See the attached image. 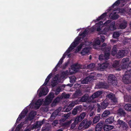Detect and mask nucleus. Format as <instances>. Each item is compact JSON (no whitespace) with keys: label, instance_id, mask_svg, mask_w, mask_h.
<instances>
[{"label":"nucleus","instance_id":"nucleus-22","mask_svg":"<svg viewBox=\"0 0 131 131\" xmlns=\"http://www.w3.org/2000/svg\"><path fill=\"white\" fill-rule=\"evenodd\" d=\"M114 121V118L113 116H111L106 119L105 122L106 124H112Z\"/></svg>","mask_w":131,"mask_h":131},{"label":"nucleus","instance_id":"nucleus-49","mask_svg":"<svg viewBox=\"0 0 131 131\" xmlns=\"http://www.w3.org/2000/svg\"><path fill=\"white\" fill-rule=\"evenodd\" d=\"M95 66V64L94 63H91L88 65L87 66L88 69H93Z\"/></svg>","mask_w":131,"mask_h":131},{"label":"nucleus","instance_id":"nucleus-13","mask_svg":"<svg viewBox=\"0 0 131 131\" xmlns=\"http://www.w3.org/2000/svg\"><path fill=\"white\" fill-rule=\"evenodd\" d=\"M93 76H89L82 81L81 83L82 84H88L89 82H90L93 80Z\"/></svg>","mask_w":131,"mask_h":131},{"label":"nucleus","instance_id":"nucleus-33","mask_svg":"<svg viewBox=\"0 0 131 131\" xmlns=\"http://www.w3.org/2000/svg\"><path fill=\"white\" fill-rule=\"evenodd\" d=\"M106 15V13H105L102 14L99 17V18H97L96 20L97 21H98L104 18Z\"/></svg>","mask_w":131,"mask_h":131},{"label":"nucleus","instance_id":"nucleus-39","mask_svg":"<svg viewBox=\"0 0 131 131\" xmlns=\"http://www.w3.org/2000/svg\"><path fill=\"white\" fill-rule=\"evenodd\" d=\"M97 112H100L104 110L99 104L97 103Z\"/></svg>","mask_w":131,"mask_h":131},{"label":"nucleus","instance_id":"nucleus-32","mask_svg":"<svg viewBox=\"0 0 131 131\" xmlns=\"http://www.w3.org/2000/svg\"><path fill=\"white\" fill-rule=\"evenodd\" d=\"M35 114H36L35 112H30L29 114L28 117L30 120H31L34 118Z\"/></svg>","mask_w":131,"mask_h":131},{"label":"nucleus","instance_id":"nucleus-3","mask_svg":"<svg viewBox=\"0 0 131 131\" xmlns=\"http://www.w3.org/2000/svg\"><path fill=\"white\" fill-rule=\"evenodd\" d=\"M102 92L101 91H98L94 93L88 99L89 101L92 103H96L97 100H94V99L97 98L100 96L102 94Z\"/></svg>","mask_w":131,"mask_h":131},{"label":"nucleus","instance_id":"nucleus-63","mask_svg":"<svg viewBox=\"0 0 131 131\" xmlns=\"http://www.w3.org/2000/svg\"><path fill=\"white\" fill-rule=\"evenodd\" d=\"M101 36L100 40L101 42V41L102 42H103L105 40V37L104 36H102L101 35L100 36Z\"/></svg>","mask_w":131,"mask_h":131},{"label":"nucleus","instance_id":"nucleus-17","mask_svg":"<svg viewBox=\"0 0 131 131\" xmlns=\"http://www.w3.org/2000/svg\"><path fill=\"white\" fill-rule=\"evenodd\" d=\"M101 116V114H97L93 119V124H95L99 121Z\"/></svg>","mask_w":131,"mask_h":131},{"label":"nucleus","instance_id":"nucleus-48","mask_svg":"<svg viewBox=\"0 0 131 131\" xmlns=\"http://www.w3.org/2000/svg\"><path fill=\"white\" fill-rule=\"evenodd\" d=\"M72 120H70L67 121L63 124V125L64 126H68L72 123Z\"/></svg>","mask_w":131,"mask_h":131},{"label":"nucleus","instance_id":"nucleus-8","mask_svg":"<svg viewBox=\"0 0 131 131\" xmlns=\"http://www.w3.org/2000/svg\"><path fill=\"white\" fill-rule=\"evenodd\" d=\"M54 97V94L52 92L50 93L46 98L45 103L46 105H47L50 104Z\"/></svg>","mask_w":131,"mask_h":131},{"label":"nucleus","instance_id":"nucleus-36","mask_svg":"<svg viewBox=\"0 0 131 131\" xmlns=\"http://www.w3.org/2000/svg\"><path fill=\"white\" fill-rule=\"evenodd\" d=\"M120 3V0H118L115 3H114L112 5V8H114L115 7L118 6Z\"/></svg>","mask_w":131,"mask_h":131},{"label":"nucleus","instance_id":"nucleus-21","mask_svg":"<svg viewBox=\"0 0 131 131\" xmlns=\"http://www.w3.org/2000/svg\"><path fill=\"white\" fill-rule=\"evenodd\" d=\"M84 120H86L85 121L86 122H85L84 124V129H86L89 127L92 122L91 120L88 121L87 119H85Z\"/></svg>","mask_w":131,"mask_h":131},{"label":"nucleus","instance_id":"nucleus-28","mask_svg":"<svg viewBox=\"0 0 131 131\" xmlns=\"http://www.w3.org/2000/svg\"><path fill=\"white\" fill-rule=\"evenodd\" d=\"M125 109L126 111L131 112V105L127 104L125 105L124 106Z\"/></svg>","mask_w":131,"mask_h":131},{"label":"nucleus","instance_id":"nucleus-53","mask_svg":"<svg viewBox=\"0 0 131 131\" xmlns=\"http://www.w3.org/2000/svg\"><path fill=\"white\" fill-rule=\"evenodd\" d=\"M61 89L59 88H58L56 89L55 94L56 95L58 94L61 91Z\"/></svg>","mask_w":131,"mask_h":131},{"label":"nucleus","instance_id":"nucleus-35","mask_svg":"<svg viewBox=\"0 0 131 131\" xmlns=\"http://www.w3.org/2000/svg\"><path fill=\"white\" fill-rule=\"evenodd\" d=\"M42 104V100L40 99L38 100L35 103V104L38 106V108H39Z\"/></svg>","mask_w":131,"mask_h":131},{"label":"nucleus","instance_id":"nucleus-29","mask_svg":"<svg viewBox=\"0 0 131 131\" xmlns=\"http://www.w3.org/2000/svg\"><path fill=\"white\" fill-rule=\"evenodd\" d=\"M110 114V112L109 110H106L102 114L101 116L103 117H107Z\"/></svg>","mask_w":131,"mask_h":131},{"label":"nucleus","instance_id":"nucleus-25","mask_svg":"<svg viewBox=\"0 0 131 131\" xmlns=\"http://www.w3.org/2000/svg\"><path fill=\"white\" fill-rule=\"evenodd\" d=\"M127 24V22L124 21L120 23L119 25V27L121 29H124L126 27Z\"/></svg>","mask_w":131,"mask_h":131},{"label":"nucleus","instance_id":"nucleus-16","mask_svg":"<svg viewBox=\"0 0 131 131\" xmlns=\"http://www.w3.org/2000/svg\"><path fill=\"white\" fill-rule=\"evenodd\" d=\"M117 114L120 116H123L125 115L126 113L122 108H120L117 110Z\"/></svg>","mask_w":131,"mask_h":131},{"label":"nucleus","instance_id":"nucleus-9","mask_svg":"<svg viewBox=\"0 0 131 131\" xmlns=\"http://www.w3.org/2000/svg\"><path fill=\"white\" fill-rule=\"evenodd\" d=\"M108 82L112 83L113 85H116L117 82L115 76L112 74H110L108 78Z\"/></svg>","mask_w":131,"mask_h":131},{"label":"nucleus","instance_id":"nucleus-30","mask_svg":"<svg viewBox=\"0 0 131 131\" xmlns=\"http://www.w3.org/2000/svg\"><path fill=\"white\" fill-rule=\"evenodd\" d=\"M117 50L116 48L114 46L112 49L111 51V54L113 56H115L116 54Z\"/></svg>","mask_w":131,"mask_h":131},{"label":"nucleus","instance_id":"nucleus-57","mask_svg":"<svg viewBox=\"0 0 131 131\" xmlns=\"http://www.w3.org/2000/svg\"><path fill=\"white\" fill-rule=\"evenodd\" d=\"M63 60L62 58H61L57 64V66L58 67H59L60 66V65L62 64L63 62Z\"/></svg>","mask_w":131,"mask_h":131},{"label":"nucleus","instance_id":"nucleus-38","mask_svg":"<svg viewBox=\"0 0 131 131\" xmlns=\"http://www.w3.org/2000/svg\"><path fill=\"white\" fill-rule=\"evenodd\" d=\"M97 86L99 89L103 88L105 87V85L104 83L103 82H100L98 84Z\"/></svg>","mask_w":131,"mask_h":131},{"label":"nucleus","instance_id":"nucleus-52","mask_svg":"<svg viewBox=\"0 0 131 131\" xmlns=\"http://www.w3.org/2000/svg\"><path fill=\"white\" fill-rule=\"evenodd\" d=\"M77 110V111H80L82 110V106L81 105H80L79 106H77L75 108Z\"/></svg>","mask_w":131,"mask_h":131},{"label":"nucleus","instance_id":"nucleus-37","mask_svg":"<svg viewBox=\"0 0 131 131\" xmlns=\"http://www.w3.org/2000/svg\"><path fill=\"white\" fill-rule=\"evenodd\" d=\"M129 59L128 58H123L122 61V62L123 63L122 66H123L124 64H127V63L129 61Z\"/></svg>","mask_w":131,"mask_h":131},{"label":"nucleus","instance_id":"nucleus-56","mask_svg":"<svg viewBox=\"0 0 131 131\" xmlns=\"http://www.w3.org/2000/svg\"><path fill=\"white\" fill-rule=\"evenodd\" d=\"M73 68L74 71H77V69H79V68L77 67V64H75L73 65Z\"/></svg>","mask_w":131,"mask_h":131},{"label":"nucleus","instance_id":"nucleus-51","mask_svg":"<svg viewBox=\"0 0 131 131\" xmlns=\"http://www.w3.org/2000/svg\"><path fill=\"white\" fill-rule=\"evenodd\" d=\"M63 97L65 98H68L70 97V95L69 94H65L63 93L62 94Z\"/></svg>","mask_w":131,"mask_h":131},{"label":"nucleus","instance_id":"nucleus-7","mask_svg":"<svg viewBox=\"0 0 131 131\" xmlns=\"http://www.w3.org/2000/svg\"><path fill=\"white\" fill-rule=\"evenodd\" d=\"M106 96L110 100L111 102L113 103V105H115L117 103V99L113 93H110L109 94H107Z\"/></svg>","mask_w":131,"mask_h":131},{"label":"nucleus","instance_id":"nucleus-41","mask_svg":"<svg viewBox=\"0 0 131 131\" xmlns=\"http://www.w3.org/2000/svg\"><path fill=\"white\" fill-rule=\"evenodd\" d=\"M76 78L73 76H71L70 77V82L71 83H74L76 80Z\"/></svg>","mask_w":131,"mask_h":131},{"label":"nucleus","instance_id":"nucleus-60","mask_svg":"<svg viewBox=\"0 0 131 131\" xmlns=\"http://www.w3.org/2000/svg\"><path fill=\"white\" fill-rule=\"evenodd\" d=\"M80 39V37H77L75 39L74 41L75 42H76L78 44Z\"/></svg>","mask_w":131,"mask_h":131},{"label":"nucleus","instance_id":"nucleus-24","mask_svg":"<svg viewBox=\"0 0 131 131\" xmlns=\"http://www.w3.org/2000/svg\"><path fill=\"white\" fill-rule=\"evenodd\" d=\"M89 52V49L87 47H85L80 52L82 56H84L88 53Z\"/></svg>","mask_w":131,"mask_h":131},{"label":"nucleus","instance_id":"nucleus-6","mask_svg":"<svg viewBox=\"0 0 131 131\" xmlns=\"http://www.w3.org/2000/svg\"><path fill=\"white\" fill-rule=\"evenodd\" d=\"M128 52L127 50H120L116 54V58L120 59L123 58L124 56H126Z\"/></svg>","mask_w":131,"mask_h":131},{"label":"nucleus","instance_id":"nucleus-61","mask_svg":"<svg viewBox=\"0 0 131 131\" xmlns=\"http://www.w3.org/2000/svg\"><path fill=\"white\" fill-rule=\"evenodd\" d=\"M78 112L77 111V110L74 108L72 111V114L75 115L77 114Z\"/></svg>","mask_w":131,"mask_h":131},{"label":"nucleus","instance_id":"nucleus-20","mask_svg":"<svg viewBox=\"0 0 131 131\" xmlns=\"http://www.w3.org/2000/svg\"><path fill=\"white\" fill-rule=\"evenodd\" d=\"M114 126L110 125L105 124L103 127V130L105 131H108L113 129Z\"/></svg>","mask_w":131,"mask_h":131},{"label":"nucleus","instance_id":"nucleus-46","mask_svg":"<svg viewBox=\"0 0 131 131\" xmlns=\"http://www.w3.org/2000/svg\"><path fill=\"white\" fill-rule=\"evenodd\" d=\"M78 45V44L77 43L75 42L74 41L71 43L70 47H71L72 48H73V49L74 48L77 46Z\"/></svg>","mask_w":131,"mask_h":131},{"label":"nucleus","instance_id":"nucleus-54","mask_svg":"<svg viewBox=\"0 0 131 131\" xmlns=\"http://www.w3.org/2000/svg\"><path fill=\"white\" fill-rule=\"evenodd\" d=\"M73 50V48H72L71 47H69L65 53L67 54L69 53Z\"/></svg>","mask_w":131,"mask_h":131},{"label":"nucleus","instance_id":"nucleus-50","mask_svg":"<svg viewBox=\"0 0 131 131\" xmlns=\"http://www.w3.org/2000/svg\"><path fill=\"white\" fill-rule=\"evenodd\" d=\"M83 45V44L81 43L77 47L76 49V50H77V52H79L80 51L81 48L82 47Z\"/></svg>","mask_w":131,"mask_h":131},{"label":"nucleus","instance_id":"nucleus-14","mask_svg":"<svg viewBox=\"0 0 131 131\" xmlns=\"http://www.w3.org/2000/svg\"><path fill=\"white\" fill-rule=\"evenodd\" d=\"M75 105V102H72L70 104H69L66 108H64V110L65 112H68L70 111L74 106Z\"/></svg>","mask_w":131,"mask_h":131},{"label":"nucleus","instance_id":"nucleus-58","mask_svg":"<svg viewBox=\"0 0 131 131\" xmlns=\"http://www.w3.org/2000/svg\"><path fill=\"white\" fill-rule=\"evenodd\" d=\"M99 59L100 60L105 59L104 55L103 54H101L99 57Z\"/></svg>","mask_w":131,"mask_h":131},{"label":"nucleus","instance_id":"nucleus-2","mask_svg":"<svg viewBox=\"0 0 131 131\" xmlns=\"http://www.w3.org/2000/svg\"><path fill=\"white\" fill-rule=\"evenodd\" d=\"M86 115L85 112H83L79 116L75 117L74 118V122L71 125V128L72 129L74 128L75 127L76 125L82 121Z\"/></svg>","mask_w":131,"mask_h":131},{"label":"nucleus","instance_id":"nucleus-43","mask_svg":"<svg viewBox=\"0 0 131 131\" xmlns=\"http://www.w3.org/2000/svg\"><path fill=\"white\" fill-rule=\"evenodd\" d=\"M116 13L114 12V14L111 16V18L113 19H116L118 18V15L116 14Z\"/></svg>","mask_w":131,"mask_h":131},{"label":"nucleus","instance_id":"nucleus-55","mask_svg":"<svg viewBox=\"0 0 131 131\" xmlns=\"http://www.w3.org/2000/svg\"><path fill=\"white\" fill-rule=\"evenodd\" d=\"M81 93V92L79 90L76 91L75 93L74 94V96L75 97H77Z\"/></svg>","mask_w":131,"mask_h":131},{"label":"nucleus","instance_id":"nucleus-44","mask_svg":"<svg viewBox=\"0 0 131 131\" xmlns=\"http://www.w3.org/2000/svg\"><path fill=\"white\" fill-rule=\"evenodd\" d=\"M95 111L94 109H92L89 111V116L91 117L95 115Z\"/></svg>","mask_w":131,"mask_h":131},{"label":"nucleus","instance_id":"nucleus-40","mask_svg":"<svg viewBox=\"0 0 131 131\" xmlns=\"http://www.w3.org/2000/svg\"><path fill=\"white\" fill-rule=\"evenodd\" d=\"M85 95H84L80 99V101L82 102H87L88 100L87 97H85Z\"/></svg>","mask_w":131,"mask_h":131},{"label":"nucleus","instance_id":"nucleus-10","mask_svg":"<svg viewBox=\"0 0 131 131\" xmlns=\"http://www.w3.org/2000/svg\"><path fill=\"white\" fill-rule=\"evenodd\" d=\"M105 124L104 121H101L96 125L95 128L96 131H101L102 129H103V127Z\"/></svg>","mask_w":131,"mask_h":131},{"label":"nucleus","instance_id":"nucleus-5","mask_svg":"<svg viewBox=\"0 0 131 131\" xmlns=\"http://www.w3.org/2000/svg\"><path fill=\"white\" fill-rule=\"evenodd\" d=\"M111 49V47L109 46L101 48L102 51L104 52V55L105 59L108 60L109 59L110 55Z\"/></svg>","mask_w":131,"mask_h":131},{"label":"nucleus","instance_id":"nucleus-18","mask_svg":"<svg viewBox=\"0 0 131 131\" xmlns=\"http://www.w3.org/2000/svg\"><path fill=\"white\" fill-rule=\"evenodd\" d=\"M109 103L107 100H105L101 103L100 106L104 110L106 108L108 105Z\"/></svg>","mask_w":131,"mask_h":131},{"label":"nucleus","instance_id":"nucleus-12","mask_svg":"<svg viewBox=\"0 0 131 131\" xmlns=\"http://www.w3.org/2000/svg\"><path fill=\"white\" fill-rule=\"evenodd\" d=\"M48 89L47 88L43 87L41 89L39 93V96L41 97L43 95H46L48 93Z\"/></svg>","mask_w":131,"mask_h":131},{"label":"nucleus","instance_id":"nucleus-27","mask_svg":"<svg viewBox=\"0 0 131 131\" xmlns=\"http://www.w3.org/2000/svg\"><path fill=\"white\" fill-rule=\"evenodd\" d=\"M86 120H83L79 126L78 129L79 130H81L82 129H84V124L86 122Z\"/></svg>","mask_w":131,"mask_h":131},{"label":"nucleus","instance_id":"nucleus-47","mask_svg":"<svg viewBox=\"0 0 131 131\" xmlns=\"http://www.w3.org/2000/svg\"><path fill=\"white\" fill-rule=\"evenodd\" d=\"M25 117L24 115H21V114H20L18 118L17 119L16 122L17 123H18V122L20 121L21 119L22 118H24Z\"/></svg>","mask_w":131,"mask_h":131},{"label":"nucleus","instance_id":"nucleus-45","mask_svg":"<svg viewBox=\"0 0 131 131\" xmlns=\"http://www.w3.org/2000/svg\"><path fill=\"white\" fill-rule=\"evenodd\" d=\"M119 65V62L118 61H115L114 62L113 64V67L116 68L118 67Z\"/></svg>","mask_w":131,"mask_h":131},{"label":"nucleus","instance_id":"nucleus-34","mask_svg":"<svg viewBox=\"0 0 131 131\" xmlns=\"http://www.w3.org/2000/svg\"><path fill=\"white\" fill-rule=\"evenodd\" d=\"M87 34V30L86 29L83 32L81 33H80L79 35L80 36H82L83 38L85 37Z\"/></svg>","mask_w":131,"mask_h":131},{"label":"nucleus","instance_id":"nucleus-59","mask_svg":"<svg viewBox=\"0 0 131 131\" xmlns=\"http://www.w3.org/2000/svg\"><path fill=\"white\" fill-rule=\"evenodd\" d=\"M27 112L28 111L27 110H24L21 112L20 114H21V115H24L25 117L26 115L27 114Z\"/></svg>","mask_w":131,"mask_h":131},{"label":"nucleus","instance_id":"nucleus-1","mask_svg":"<svg viewBox=\"0 0 131 131\" xmlns=\"http://www.w3.org/2000/svg\"><path fill=\"white\" fill-rule=\"evenodd\" d=\"M104 25L106 26L104 30L106 31H113L115 30L116 29L115 24V22L111 20H108L104 24Z\"/></svg>","mask_w":131,"mask_h":131},{"label":"nucleus","instance_id":"nucleus-19","mask_svg":"<svg viewBox=\"0 0 131 131\" xmlns=\"http://www.w3.org/2000/svg\"><path fill=\"white\" fill-rule=\"evenodd\" d=\"M61 99L60 97H56L54 100L51 103V106L53 107L56 106L57 105V104L59 102Z\"/></svg>","mask_w":131,"mask_h":131},{"label":"nucleus","instance_id":"nucleus-11","mask_svg":"<svg viewBox=\"0 0 131 131\" xmlns=\"http://www.w3.org/2000/svg\"><path fill=\"white\" fill-rule=\"evenodd\" d=\"M118 124H119L122 128L124 129L127 130L128 128V125L123 121L118 119L117 121Z\"/></svg>","mask_w":131,"mask_h":131},{"label":"nucleus","instance_id":"nucleus-31","mask_svg":"<svg viewBox=\"0 0 131 131\" xmlns=\"http://www.w3.org/2000/svg\"><path fill=\"white\" fill-rule=\"evenodd\" d=\"M120 34L121 33L120 32L115 31L113 33V37L114 38H117L119 37Z\"/></svg>","mask_w":131,"mask_h":131},{"label":"nucleus","instance_id":"nucleus-62","mask_svg":"<svg viewBox=\"0 0 131 131\" xmlns=\"http://www.w3.org/2000/svg\"><path fill=\"white\" fill-rule=\"evenodd\" d=\"M67 73V71H66L62 72V75L64 77L66 75H68Z\"/></svg>","mask_w":131,"mask_h":131},{"label":"nucleus","instance_id":"nucleus-23","mask_svg":"<svg viewBox=\"0 0 131 131\" xmlns=\"http://www.w3.org/2000/svg\"><path fill=\"white\" fill-rule=\"evenodd\" d=\"M44 121L43 120L41 121H37L36 122L35 125L33 126V128H37L43 124Z\"/></svg>","mask_w":131,"mask_h":131},{"label":"nucleus","instance_id":"nucleus-42","mask_svg":"<svg viewBox=\"0 0 131 131\" xmlns=\"http://www.w3.org/2000/svg\"><path fill=\"white\" fill-rule=\"evenodd\" d=\"M57 84V80L56 79H53L52 81L51 85L53 87H54Z\"/></svg>","mask_w":131,"mask_h":131},{"label":"nucleus","instance_id":"nucleus-4","mask_svg":"<svg viewBox=\"0 0 131 131\" xmlns=\"http://www.w3.org/2000/svg\"><path fill=\"white\" fill-rule=\"evenodd\" d=\"M130 73L127 70L125 71L124 75L123 78V82L125 84H129L130 82L131 72Z\"/></svg>","mask_w":131,"mask_h":131},{"label":"nucleus","instance_id":"nucleus-64","mask_svg":"<svg viewBox=\"0 0 131 131\" xmlns=\"http://www.w3.org/2000/svg\"><path fill=\"white\" fill-rule=\"evenodd\" d=\"M107 66H106L105 64H102L101 65V69H105L107 68Z\"/></svg>","mask_w":131,"mask_h":131},{"label":"nucleus","instance_id":"nucleus-26","mask_svg":"<svg viewBox=\"0 0 131 131\" xmlns=\"http://www.w3.org/2000/svg\"><path fill=\"white\" fill-rule=\"evenodd\" d=\"M52 74L51 73H50L48 76V77H47V78L46 79L44 83L43 84V86H45L47 85V84Z\"/></svg>","mask_w":131,"mask_h":131},{"label":"nucleus","instance_id":"nucleus-15","mask_svg":"<svg viewBox=\"0 0 131 131\" xmlns=\"http://www.w3.org/2000/svg\"><path fill=\"white\" fill-rule=\"evenodd\" d=\"M122 68L124 69H126L129 73L131 72V61H130L128 65L124 64L123 66H122Z\"/></svg>","mask_w":131,"mask_h":131}]
</instances>
